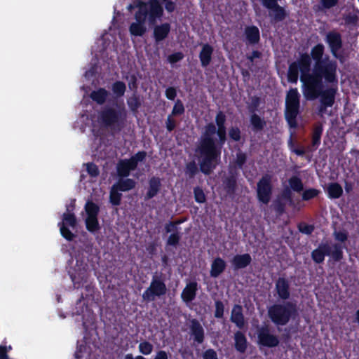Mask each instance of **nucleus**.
Here are the masks:
<instances>
[{
  "mask_svg": "<svg viewBox=\"0 0 359 359\" xmlns=\"http://www.w3.org/2000/svg\"><path fill=\"white\" fill-rule=\"evenodd\" d=\"M311 58L308 53H299L297 59L289 64L287 80L296 84L299 80L302 87L337 86V62L327 60L313 64L311 68Z\"/></svg>",
  "mask_w": 359,
  "mask_h": 359,
  "instance_id": "nucleus-1",
  "label": "nucleus"
},
{
  "mask_svg": "<svg viewBox=\"0 0 359 359\" xmlns=\"http://www.w3.org/2000/svg\"><path fill=\"white\" fill-rule=\"evenodd\" d=\"M338 90L337 86H325L302 87V93L307 100H314L320 97L318 114L323 116L328 107L333 106L335 102L336 94Z\"/></svg>",
  "mask_w": 359,
  "mask_h": 359,
  "instance_id": "nucleus-2",
  "label": "nucleus"
},
{
  "mask_svg": "<svg viewBox=\"0 0 359 359\" xmlns=\"http://www.w3.org/2000/svg\"><path fill=\"white\" fill-rule=\"evenodd\" d=\"M127 111L124 106L117 108L106 105L99 113V119L102 124L116 131H121L125 126Z\"/></svg>",
  "mask_w": 359,
  "mask_h": 359,
  "instance_id": "nucleus-3",
  "label": "nucleus"
},
{
  "mask_svg": "<svg viewBox=\"0 0 359 359\" xmlns=\"http://www.w3.org/2000/svg\"><path fill=\"white\" fill-rule=\"evenodd\" d=\"M198 149L202 157L200 170L204 175H209L220 162L222 149L201 140Z\"/></svg>",
  "mask_w": 359,
  "mask_h": 359,
  "instance_id": "nucleus-4",
  "label": "nucleus"
},
{
  "mask_svg": "<svg viewBox=\"0 0 359 359\" xmlns=\"http://www.w3.org/2000/svg\"><path fill=\"white\" fill-rule=\"evenodd\" d=\"M268 316L275 325H285L290 319H294L298 316L297 304L290 301L275 304L269 308Z\"/></svg>",
  "mask_w": 359,
  "mask_h": 359,
  "instance_id": "nucleus-5",
  "label": "nucleus"
},
{
  "mask_svg": "<svg viewBox=\"0 0 359 359\" xmlns=\"http://www.w3.org/2000/svg\"><path fill=\"white\" fill-rule=\"evenodd\" d=\"M299 112L300 95L297 88H290L285 97V118L291 128L297 126V118Z\"/></svg>",
  "mask_w": 359,
  "mask_h": 359,
  "instance_id": "nucleus-6",
  "label": "nucleus"
},
{
  "mask_svg": "<svg viewBox=\"0 0 359 359\" xmlns=\"http://www.w3.org/2000/svg\"><path fill=\"white\" fill-rule=\"evenodd\" d=\"M200 140L222 150L227 140L226 128H217L213 123H209L205 126Z\"/></svg>",
  "mask_w": 359,
  "mask_h": 359,
  "instance_id": "nucleus-7",
  "label": "nucleus"
},
{
  "mask_svg": "<svg viewBox=\"0 0 359 359\" xmlns=\"http://www.w3.org/2000/svg\"><path fill=\"white\" fill-rule=\"evenodd\" d=\"M85 211L87 217L85 219L86 228L90 233H95L100 230L101 227L98 221L100 207L93 201H88L85 205Z\"/></svg>",
  "mask_w": 359,
  "mask_h": 359,
  "instance_id": "nucleus-8",
  "label": "nucleus"
},
{
  "mask_svg": "<svg viewBox=\"0 0 359 359\" xmlns=\"http://www.w3.org/2000/svg\"><path fill=\"white\" fill-rule=\"evenodd\" d=\"M166 292L167 287L164 280L161 277L154 276L149 287L143 292L142 298L147 302H151L156 297L164 296Z\"/></svg>",
  "mask_w": 359,
  "mask_h": 359,
  "instance_id": "nucleus-9",
  "label": "nucleus"
},
{
  "mask_svg": "<svg viewBox=\"0 0 359 359\" xmlns=\"http://www.w3.org/2000/svg\"><path fill=\"white\" fill-rule=\"evenodd\" d=\"M289 187H285L280 193V198L287 202L288 205L292 208L295 207V202L292 198V192L301 193L304 189V184L302 179L292 175L288 179Z\"/></svg>",
  "mask_w": 359,
  "mask_h": 359,
  "instance_id": "nucleus-10",
  "label": "nucleus"
},
{
  "mask_svg": "<svg viewBox=\"0 0 359 359\" xmlns=\"http://www.w3.org/2000/svg\"><path fill=\"white\" fill-rule=\"evenodd\" d=\"M74 288H80L88 280V264L76 260L75 266L68 271Z\"/></svg>",
  "mask_w": 359,
  "mask_h": 359,
  "instance_id": "nucleus-11",
  "label": "nucleus"
},
{
  "mask_svg": "<svg viewBox=\"0 0 359 359\" xmlns=\"http://www.w3.org/2000/svg\"><path fill=\"white\" fill-rule=\"evenodd\" d=\"M261 103V99L258 96H252L250 97V103L248 106V110L252 114L250 117V122L255 133L261 132L266 126V121L262 118L259 115L255 114Z\"/></svg>",
  "mask_w": 359,
  "mask_h": 359,
  "instance_id": "nucleus-12",
  "label": "nucleus"
},
{
  "mask_svg": "<svg viewBox=\"0 0 359 359\" xmlns=\"http://www.w3.org/2000/svg\"><path fill=\"white\" fill-rule=\"evenodd\" d=\"M271 177L265 174L257 184V197L259 202L268 204L272 196Z\"/></svg>",
  "mask_w": 359,
  "mask_h": 359,
  "instance_id": "nucleus-13",
  "label": "nucleus"
},
{
  "mask_svg": "<svg viewBox=\"0 0 359 359\" xmlns=\"http://www.w3.org/2000/svg\"><path fill=\"white\" fill-rule=\"evenodd\" d=\"M257 339L260 346L268 348L276 347L280 343L278 337L271 333L267 325L262 326L258 329Z\"/></svg>",
  "mask_w": 359,
  "mask_h": 359,
  "instance_id": "nucleus-14",
  "label": "nucleus"
},
{
  "mask_svg": "<svg viewBox=\"0 0 359 359\" xmlns=\"http://www.w3.org/2000/svg\"><path fill=\"white\" fill-rule=\"evenodd\" d=\"M319 247L325 256H331L334 262H340L344 257V246L341 243H334L332 247L324 243L320 244Z\"/></svg>",
  "mask_w": 359,
  "mask_h": 359,
  "instance_id": "nucleus-15",
  "label": "nucleus"
},
{
  "mask_svg": "<svg viewBox=\"0 0 359 359\" xmlns=\"http://www.w3.org/2000/svg\"><path fill=\"white\" fill-rule=\"evenodd\" d=\"M189 333L196 344H202L204 342L205 338L204 328L196 318L189 320Z\"/></svg>",
  "mask_w": 359,
  "mask_h": 359,
  "instance_id": "nucleus-16",
  "label": "nucleus"
},
{
  "mask_svg": "<svg viewBox=\"0 0 359 359\" xmlns=\"http://www.w3.org/2000/svg\"><path fill=\"white\" fill-rule=\"evenodd\" d=\"M148 20L154 24L163 15V8L158 0H150L148 3Z\"/></svg>",
  "mask_w": 359,
  "mask_h": 359,
  "instance_id": "nucleus-17",
  "label": "nucleus"
},
{
  "mask_svg": "<svg viewBox=\"0 0 359 359\" xmlns=\"http://www.w3.org/2000/svg\"><path fill=\"white\" fill-rule=\"evenodd\" d=\"M325 42L328 44L331 53H334L342 48V37L339 32L330 31L327 33Z\"/></svg>",
  "mask_w": 359,
  "mask_h": 359,
  "instance_id": "nucleus-18",
  "label": "nucleus"
},
{
  "mask_svg": "<svg viewBox=\"0 0 359 359\" xmlns=\"http://www.w3.org/2000/svg\"><path fill=\"white\" fill-rule=\"evenodd\" d=\"M275 289L280 299L285 301L290 299V283L287 279L284 277H279L276 282Z\"/></svg>",
  "mask_w": 359,
  "mask_h": 359,
  "instance_id": "nucleus-19",
  "label": "nucleus"
},
{
  "mask_svg": "<svg viewBox=\"0 0 359 359\" xmlns=\"http://www.w3.org/2000/svg\"><path fill=\"white\" fill-rule=\"evenodd\" d=\"M148 184L149 187L146 194L144 196V200L145 201L155 197L161 191L162 186L161 179L158 177L155 176L149 178Z\"/></svg>",
  "mask_w": 359,
  "mask_h": 359,
  "instance_id": "nucleus-20",
  "label": "nucleus"
},
{
  "mask_svg": "<svg viewBox=\"0 0 359 359\" xmlns=\"http://www.w3.org/2000/svg\"><path fill=\"white\" fill-rule=\"evenodd\" d=\"M230 175L222 180V186L226 195L232 196L235 194L237 189V176L236 172L233 173L230 171Z\"/></svg>",
  "mask_w": 359,
  "mask_h": 359,
  "instance_id": "nucleus-21",
  "label": "nucleus"
},
{
  "mask_svg": "<svg viewBox=\"0 0 359 359\" xmlns=\"http://www.w3.org/2000/svg\"><path fill=\"white\" fill-rule=\"evenodd\" d=\"M198 290V283L196 281H191L187 283L183 289L181 298L186 302L189 303L195 299Z\"/></svg>",
  "mask_w": 359,
  "mask_h": 359,
  "instance_id": "nucleus-22",
  "label": "nucleus"
},
{
  "mask_svg": "<svg viewBox=\"0 0 359 359\" xmlns=\"http://www.w3.org/2000/svg\"><path fill=\"white\" fill-rule=\"evenodd\" d=\"M136 168L134 166L130 159H121L116 165V172L119 177H128L130 171L135 170Z\"/></svg>",
  "mask_w": 359,
  "mask_h": 359,
  "instance_id": "nucleus-23",
  "label": "nucleus"
},
{
  "mask_svg": "<svg viewBox=\"0 0 359 359\" xmlns=\"http://www.w3.org/2000/svg\"><path fill=\"white\" fill-rule=\"evenodd\" d=\"M245 36L248 44L254 46L260 41V32L255 25L247 26L244 30Z\"/></svg>",
  "mask_w": 359,
  "mask_h": 359,
  "instance_id": "nucleus-24",
  "label": "nucleus"
},
{
  "mask_svg": "<svg viewBox=\"0 0 359 359\" xmlns=\"http://www.w3.org/2000/svg\"><path fill=\"white\" fill-rule=\"evenodd\" d=\"M170 29L171 26L168 22L155 26L153 32L155 41L159 43L165 40L168 36Z\"/></svg>",
  "mask_w": 359,
  "mask_h": 359,
  "instance_id": "nucleus-25",
  "label": "nucleus"
},
{
  "mask_svg": "<svg viewBox=\"0 0 359 359\" xmlns=\"http://www.w3.org/2000/svg\"><path fill=\"white\" fill-rule=\"evenodd\" d=\"M251 262L252 257L248 253L236 255L231 260L232 266L236 270L245 269L248 266Z\"/></svg>",
  "mask_w": 359,
  "mask_h": 359,
  "instance_id": "nucleus-26",
  "label": "nucleus"
},
{
  "mask_svg": "<svg viewBox=\"0 0 359 359\" xmlns=\"http://www.w3.org/2000/svg\"><path fill=\"white\" fill-rule=\"evenodd\" d=\"M213 51L212 46L209 43H205L203 46L199 53V59L203 67H206L210 64Z\"/></svg>",
  "mask_w": 359,
  "mask_h": 359,
  "instance_id": "nucleus-27",
  "label": "nucleus"
},
{
  "mask_svg": "<svg viewBox=\"0 0 359 359\" xmlns=\"http://www.w3.org/2000/svg\"><path fill=\"white\" fill-rule=\"evenodd\" d=\"M325 53V46L323 43H318L316 46H314L311 50L310 54L311 61H314V64H316V62H321L323 61H326L327 60H330L328 56H326V57L323 58V55Z\"/></svg>",
  "mask_w": 359,
  "mask_h": 359,
  "instance_id": "nucleus-28",
  "label": "nucleus"
},
{
  "mask_svg": "<svg viewBox=\"0 0 359 359\" xmlns=\"http://www.w3.org/2000/svg\"><path fill=\"white\" fill-rule=\"evenodd\" d=\"M226 266V262L222 258L219 257L215 258L211 264L210 276L212 278L218 277L224 271Z\"/></svg>",
  "mask_w": 359,
  "mask_h": 359,
  "instance_id": "nucleus-29",
  "label": "nucleus"
},
{
  "mask_svg": "<svg viewBox=\"0 0 359 359\" xmlns=\"http://www.w3.org/2000/svg\"><path fill=\"white\" fill-rule=\"evenodd\" d=\"M231 321L236 324L238 328H243L245 324L244 316L243 314L242 306L236 304L232 309L231 315Z\"/></svg>",
  "mask_w": 359,
  "mask_h": 359,
  "instance_id": "nucleus-30",
  "label": "nucleus"
},
{
  "mask_svg": "<svg viewBox=\"0 0 359 359\" xmlns=\"http://www.w3.org/2000/svg\"><path fill=\"white\" fill-rule=\"evenodd\" d=\"M114 185L120 191L126 192L133 189L135 187L136 182L131 178L119 177Z\"/></svg>",
  "mask_w": 359,
  "mask_h": 359,
  "instance_id": "nucleus-31",
  "label": "nucleus"
},
{
  "mask_svg": "<svg viewBox=\"0 0 359 359\" xmlns=\"http://www.w3.org/2000/svg\"><path fill=\"white\" fill-rule=\"evenodd\" d=\"M235 348L237 351L243 353L248 347V341L245 334L241 331L234 334Z\"/></svg>",
  "mask_w": 359,
  "mask_h": 359,
  "instance_id": "nucleus-32",
  "label": "nucleus"
},
{
  "mask_svg": "<svg viewBox=\"0 0 359 359\" xmlns=\"http://www.w3.org/2000/svg\"><path fill=\"white\" fill-rule=\"evenodd\" d=\"M138 11L135 15V18L137 22L145 24L146 19L148 18V5L147 3L138 1L137 4Z\"/></svg>",
  "mask_w": 359,
  "mask_h": 359,
  "instance_id": "nucleus-33",
  "label": "nucleus"
},
{
  "mask_svg": "<svg viewBox=\"0 0 359 359\" xmlns=\"http://www.w3.org/2000/svg\"><path fill=\"white\" fill-rule=\"evenodd\" d=\"M109 92L104 88H100L91 92L90 98L98 104H103L109 95Z\"/></svg>",
  "mask_w": 359,
  "mask_h": 359,
  "instance_id": "nucleus-34",
  "label": "nucleus"
},
{
  "mask_svg": "<svg viewBox=\"0 0 359 359\" xmlns=\"http://www.w3.org/2000/svg\"><path fill=\"white\" fill-rule=\"evenodd\" d=\"M323 128L321 124H316L314 126L312 132L311 145L314 149H316L320 144L321 136L323 134Z\"/></svg>",
  "mask_w": 359,
  "mask_h": 359,
  "instance_id": "nucleus-35",
  "label": "nucleus"
},
{
  "mask_svg": "<svg viewBox=\"0 0 359 359\" xmlns=\"http://www.w3.org/2000/svg\"><path fill=\"white\" fill-rule=\"evenodd\" d=\"M345 25L357 26L359 22V10L353 8L344 15Z\"/></svg>",
  "mask_w": 359,
  "mask_h": 359,
  "instance_id": "nucleus-36",
  "label": "nucleus"
},
{
  "mask_svg": "<svg viewBox=\"0 0 359 359\" xmlns=\"http://www.w3.org/2000/svg\"><path fill=\"white\" fill-rule=\"evenodd\" d=\"M327 194L330 198H339L343 194V189L337 182H332L328 184Z\"/></svg>",
  "mask_w": 359,
  "mask_h": 359,
  "instance_id": "nucleus-37",
  "label": "nucleus"
},
{
  "mask_svg": "<svg viewBox=\"0 0 359 359\" xmlns=\"http://www.w3.org/2000/svg\"><path fill=\"white\" fill-rule=\"evenodd\" d=\"M69 211V207L68 206L67 208V212L62 215V222H59L58 225H60V224H64V225L66 226H69L73 228L76 226V217L74 213H70Z\"/></svg>",
  "mask_w": 359,
  "mask_h": 359,
  "instance_id": "nucleus-38",
  "label": "nucleus"
},
{
  "mask_svg": "<svg viewBox=\"0 0 359 359\" xmlns=\"http://www.w3.org/2000/svg\"><path fill=\"white\" fill-rule=\"evenodd\" d=\"M127 104L133 113H137L142 104L140 97L135 93H133L127 99Z\"/></svg>",
  "mask_w": 359,
  "mask_h": 359,
  "instance_id": "nucleus-39",
  "label": "nucleus"
},
{
  "mask_svg": "<svg viewBox=\"0 0 359 359\" xmlns=\"http://www.w3.org/2000/svg\"><path fill=\"white\" fill-rule=\"evenodd\" d=\"M113 184L109 192V202L112 205L118 206L121 205L122 194Z\"/></svg>",
  "mask_w": 359,
  "mask_h": 359,
  "instance_id": "nucleus-40",
  "label": "nucleus"
},
{
  "mask_svg": "<svg viewBox=\"0 0 359 359\" xmlns=\"http://www.w3.org/2000/svg\"><path fill=\"white\" fill-rule=\"evenodd\" d=\"M129 31L131 35L142 36L147 31L145 24L141 22H133L130 25Z\"/></svg>",
  "mask_w": 359,
  "mask_h": 359,
  "instance_id": "nucleus-41",
  "label": "nucleus"
},
{
  "mask_svg": "<svg viewBox=\"0 0 359 359\" xmlns=\"http://www.w3.org/2000/svg\"><path fill=\"white\" fill-rule=\"evenodd\" d=\"M113 93L116 97H121L124 95L126 90V86L124 82L116 81L111 86Z\"/></svg>",
  "mask_w": 359,
  "mask_h": 359,
  "instance_id": "nucleus-42",
  "label": "nucleus"
},
{
  "mask_svg": "<svg viewBox=\"0 0 359 359\" xmlns=\"http://www.w3.org/2000/svg\"><path fill=\"white\" fill-rule=\"evenodd\" d=\"M320 190L316 188H309L303 189L302 194V200L304 201H308L312 200L319 196Z\"/></svg>",
  "mask_w": 359,
  "mask_h": 359,
  "instance_id": "nucleus-43",
  "label": "nucleus"
},
{
  "mask_svg": "<svg viewBox=\"0 0 359 359\" xmlns=\"http://www.w3.org/2000/svg\"><path fill=\"white\" fill-rule=\"evenodd\" d=\"M198 172V168L195 161H193L187 163L185 168V174L189 179L194 178Z\"/></svg>",
  "mask_w": 359,
  "mask_h": 359,
  "instance_id": "nucleus-44",
  "label": "nucleus"
},
{
  "mask_svg": "<svg viewBox=\"0 0 359 359\" xmlns=\"http://www.w3.org/2000/svg\"><path fill=\"white\" fill-rule=\"evenodd\" d=\"M297 229L302 233L311 235L313 232L315 226L313 224H309L304 222H301L297 224Z\"/></svg>",
  "mask_w": 359,
  "mask_h": 359,
  "instance_id": "nucleus-45",
  "label": "nucleus"
},
{
  "mask_svg": "<svg viewBox=\"0 0 359 359\" xmlns=\"http://www.w3.org/2000/svg\"><path fill=\"white\" fill-rule=\"evenodd\" d=\"M181 234L180 232H173L168 238L166 245L177 247L180 241Z\"/></svg>",
  "mask_w": 359,
  "mask_h": 359,
  "instance_id": "nucleus-46",
  "label": "nucleus"
},
{
  "mask_svg": "<svg viewBox=\"0 0 359 359\" xmlns=\"http://www.w3.org/2000/svg\"><path fill=\"white\" fill-rule=\"evenodd\" d=\"M60 227V231L62 236L65 238L68 241H72L76 237L75 234L72 233L69 229L65 226L64 224H60L58 225Z\"/></svg>",
  "mask_w": 359,
  "mask_h": 359,
  "instance_id": "nucleus-47",
  "label": "nucleus"
},
{
  "mask_svg": "<svg viewBox=\"0 0 359 359\" xmlns=\"http://www.w3.org/2000/svg\"><path fill=\"white\" fill-rule=\"evenodd\" d=\"M325 254L322 252L319 246L311 252V258L316 264L323 263L325 260Z\"/></svg>",
  "mask_w": 359,
  "mask_h": 359,
  "instance_id": "nucleus-48",
  "label": "nucleus"
},
{
  "mask_svg": "<svg viewBox=\"0 0 359 359\" xmlns=\"http://www.w3.org/2000/svg\"><path fill=\"white\" fill-rule=\"evenodd\" d=\"M183 220H175V221H170L165 224L164 229L166 233H173V232H179L177 226L182 223Z\"/></svg>",
  "mask_w": 359,
  "mask_h": 359,
  "instance_id": "nucleus-49",
  "label": "nucleus"
},
{
  "mask_svg": "<svg viewBox=\"0 0 359 359\" xmlns=\"http://www.w3.org/2000/svg\"><path fill=\"white\" fill-rule=\"evenodd\" d=\"M215 310L214 313V316L216 318L219 319L224 317V303L221 300H215Z\"/></svg>",
  "mask_w": 359,
  "mask_h": 359,
  "instance_id": "nucleus-50",
  "label": "nucleus"
},
{
  "mask_svg": "<svg viewBox=\"0 0 359 359\" xmlns=\"http://www.w3.org/2000/svg\"><path fill=\"white\" fill-rule=\"evenodd\" d=\"M147 156V152L144 151H140L135 155L132 156L129 159L133 163L134 166L137 168L138 163L143 161Z\"/></svg>",
  "mask_w": 359,
  "mask_h": 359,
  "instance_id": "nucleus-51",
  "label": "nucleus"
},
{
  "mask_svg": "<svg viewBox=\"0 0 359 359\" xmlns=\"http://www.w3.org/2000/svg\"><path fill=\"white\" fill-rule=\"evenodd\" d=\"M139 351L143 355H149L153 351V345L147 341H142L139 344Z\"/></svg>",
  "mask_w": 359,
  "mask_h": 359,
  "instance_id": "nucleus-52",
  "label": "nucleus"
},
{
  "mask_svg": "<svg viewBox=\"0 0 359 359\" xmlns=\"http://www.w3.org/2000/svg\"><path fill=\"white\" fill-rule=\"evenodd\" d=\"M229 137L234 142H239L241 139V131L237 126L231 127L229 130Z\"/></svg>",
  "mask_w": 359,
  "mask_h": 359,
  "instance_id": "nucleus-53",
  "label": "nucleus"
},
{
  "mask_svg": "<svg viewBox=\"0 0 359 359\" xmlns=\"http://www.w3.org/2000/svg\"><path fill=\"white\" fill-rule=\"evenodd\" d=\"M194 194L196 202L198 203H203L205 202V195L203 190L201 187H196L194 189Z\"/></svg>",
  "mask_w": 359,
  "mask_h": 359,
  "instance_id": "nucleus-54",
  "label": "nucleus"
},
{
  "mask_svg": "<svg viewBox=\"0 0 359 359\" xmlns=\"http://www.w3.org/2000/svg\"><path fill=\"white\" fill-rule=\"evenodd\" d=\"M247 161V155L245 153L243 152L241 150H239L236 155L235 163L238 166V168H243V165L245 164Z\"/></svg>",
  "mask_w": 359,
  "mask_h": 359,
  "instance_id": "nucleus-55",
  "label": "nucleus"
},
{
  "mask_svg": "<svg viewBox=\"0 0 359 359\" xmlns=\"http://www.w3.org/2000/svg\"><path fill=\"white\" fill-rule=\"evenodd\" d=\"M185 109L182 102L180 100H177L174 104L171 115L180 116L182 115Z\"/></svg>",
  "mask_w": 359,
  "mask_h": 359,
  "instance_id": "nucleus-56",
  "label": "nucleus"
},
{
  "mask_svg": "<svg viewBox=\"0 0 359 359\" xmlns=\"http://www.w3.org/2000/svg\"><path fill=\"white\" fill-rule=\"evenodd\" d=\"M86 170L88 175L92 177H97L100 175L99 168L94 163H86Z\"/></svg>",
  "mask_w": 359,
  "mask_h": 359,
  "instance_id": "nucleus-57",
  "label": "nucleus"
},
{
  "mask_svg": "<svg viewBox=\"0 0 359 359\" xmlns=\"http://www.w3.org/2000/svg\"><path fill=\"white\" fill-rule=\"evenodd\" d=\"M226 116L222 111H219L215 116L216 127H226Z\"/></svg>",
  "mask_w": 359,
  "mask_h": 359,
  "instance_id": "nucleus-58",
  "label": "nucleus"
},
{
  "mask_svg": "<svg viewBox=\"0 0 359 359\" xmlns=\"http://www.w3.org/2000/svg\"><path fill=\"white\" fill-rule=\"evenodd\" d=\"M273 210L278 216L283 215L285 212V203L280 200L273 202Z\"/></svg>",
  "mask_w": 359,
  "mask_h": 359,
  "instance_id": "nucleus-59",
  "label": "nucleus"
},
{
  "mask_svg": "<svg viewBox=\"0 0 359 359\" xmlns=\"http://www.w3.org/2000/svg\"><path fill=\"white\" fill-rule=\"evenodd\" d=\"M184 55L183 53L180 51L175 52L168 55V61L170 64H175L181 61L184 58Z\"/></svg>",
  "mask_w": 359,
  "mask_h": 359,
  "instance_id": "nucleus-60",
  "label": "nucleus"
},
{
  "mask_svg": "<svg viewBox=\"0 0 359 359\" xmlns=\"http://www.w3.org/2000/svg\"><path fill=\"white\" fill-rule=\"evenodd\" d=\"M333 235H334V239L341 243L346 242L347 241L348 236V233L344 230L339 231H335L333 233Z\"/></svg>",
  "mask_w": 359,
  "mask_h": 359,
  "instance_id": "nucleus-61",
  "label": "nucleus"
},
{
  "mask_svg": "<svg viewBox=\"0 0 359 359\" xmlns=\"http://www.w3.org/2000/svg\"><path fill=\"white\" fill-rule=\"evenodd\" d=\"M128 79V87L131 90H136L138 88L137 79L135 74H131L127 77Z\"/></svg>",
  "mask_w": 359,
  "mask_h": 359,
  "instance_id": "nucleus-62",
  "label": "nucleus"
},
{
  "mask_svg": "<svg viewBox=\"0 0 359 359\" xmlns=\"http://www.w3.org/2000/svg\"><path fill=\"white\" fill-rule=\"evenodd\" d=\"M203 359H218L216 351L212 348L205 350L203 353Z\"/></svg>",
  "mask_w": 359,
  "mask_h": 359,
  "instance_id": "nucleus-63",
  "label": "nucleus"
},
{
  "mask_svg": "<svg viewBox=\"0 0 359 359\" xmlns=\"http://www.w3.org/2000/svg\"><path fill=\"white\" fill-rule=\"evenodd\" d=\"M165 95L167 99L174 100L177 97V90L174 87H168L165 91Z\"/></svg>",
  "mask_w": 359,
  "mask_h": 359,
  "instance_id": "nucleus-64",
  "label": "nucleus"
}]
</instances>
